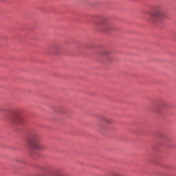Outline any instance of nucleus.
Returning a JSON list of instances; mask_svg holds the SVG:
<instances>
[{"label":"nucleus","mask_w":176,"mask_h":176,"mask_svg":"<svg viewBox=\"0 0 176 176\" xmlns=\"http://www.w3.org/2000/svg\"><path fill=\"white\" fill-rule=\"evenodd\" d=\"M165 13L166 12L163 8H157L154 13L151 14V17L153 19H164L166 17Z\"/></svg>","instance_id":"3"},{"label":"nucleus","mask_w":176,"mask_h":176,"mask_svg":"<svg viewBox=\"0 0 176 176\" xmlns=\"http://www.w3.org/2000/svg\"><path fill=\"white\" fill-rule=\"evenodd\" d=\"M104 56H107L108 54H109V51L108 50H104L103 52Z\"/></svg>","instance_id":"8"},{"label":"nucleus","mask_w":176,"mask_h":176,"mask_svg":"<svg viewBox=\"0 0 176 176\" xmlns=\"http://www.w3.org/2000/svg\"><path fill=\"white\" fill-rule=\"evenodd\" d=\"M98 27L104 32H108L113 30V25L108 19H103L98 24Z\"/></svg>","instance_id":"2"},{"label":"nucleus","mask_w":176,"mask_h":176,"mask_svg":"<svg viewBox=\"0 0 176 176\" xmlns=\"http://www.w3.org/2000/svg\"><path fill=\"white\" fill-rule=\"evenodd\" d=\"M103 120L105 123H111V120L109 118H104Z\"/></svg>","instance_id":"7"},{"label":"nucleus","mask_w":176,"mask_h":176,"mask_svg":"<svg viewBox=\"0 0 176 176\" xmlns=\"http://www.w3.org/2000/svg\"><path fill=\"white\" fill-rule=\"evenodd\" d=\"M54 49L56 52H59V50H61V47L59 45H55Z\"/></svg>","instance_id":"6"},{"label":"nucleus","mask_w":176,"mask_h":176,"mask_svg":"<svg viewBox=\"0 0 176 176\" xmlns=\"http://www.w3.org/2000/svg\"><path fill=\"white\" fill-rule=\"evenodd\" d=\"M27 144L30 149L33 151H45L46 146L42 140L41 136L38 133L31 134L27 139Z\"/></svg>","instance_id":"1"},{"label":"nucleus","mask_w":176,"mask_h":176,"mask_svg":"<svg viewBox=\"0 0 176 176\" xmlns=\"http://www.w3.org/2000/svg\"><path fill=\"white\" fill-rule=\"evenodd\" d=\"M54 176H69V175H68V174L67 173H61L60 172H57L54 174Z\"/></svg>","instance_id":"5"},{"label":"nucleus","mask_w":176,"mask_h":176,"mask_svg":"<svg viewBox=\"0 0 176 176\" xmlns=\"http://www.w3.org/2000/svg\"><path fill=\"white\" fill-rule=\"evenodd\" d=\"M11 122L12 123H21L23 122V117L19 113H15L11 118Z\"/></svg>","instance_id":"4"}]
</instances>
